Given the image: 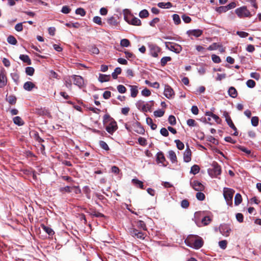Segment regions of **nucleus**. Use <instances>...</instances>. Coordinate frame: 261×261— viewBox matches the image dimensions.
I'll return each instance as SVG.
<instances>
[{
	"label": "nucleus",
	"mask_w": 261,
	"mask_h": 261,
	"mask_svg": "<svg viewBox=\"0 0 261 261\" xmlns=\"http://www.w3.org/2000/svg\"><path fill=\"white\" fill-rule=\"evenodd\" d=\"M186 244L191 248L198 249L202 247L203 241L202 238L198 236L190 235L185 240Z\"/></svg>",
	"instance_id": "1"
},
{
	"label": "nucleus",
	"mask_w": 261,
	"mask_h": 261,
	"mask_svg": "<svg viewBox=\"0 0 261 261\" xmlns=\"http://www.w3.org/2000/svg\"><path fill=\"white\" fill-rule=\"evenodd\" d=\"M103 123L106 125V130L110 134H113L118 128L116 122L108 114L104 115Z\"/></svg>",
	"instance_id": "2"
},
{
	"label": "nucleus",
	"mask_w": 261,
	"mask_h": 261,
	"mask_svg": "<svg viewBox=\"0 0 261 261\" xmlns=\"http://www.w3.org/2000/svg\"><path fill=\"white\" fill-rule=\"evenodd\" d=\"M153 105V101H150L149 102L144 103V102L141 100H138L136 103V107L142 112H147L151 111V108Z\"/></svg>",
	"instance_id": "3"
},
{
	"label": "nucleus",
	"mask_w": 261,
	"mask_h": 261,
	"mask_svg": "<svg viewBox=\"0 0 261 261\" xmlns=\"http://www.w3.org/2000/svg\"><path fill=\"white\" fill-rule=\"evenodd\" d=\"M223 192L224 197L227 203H231L234 191L230 188H224Z\"/></svg>",
	"instance_id": "4"
},
{
	"label": "nucleus",
	"mask_w": 261,
	"mask_h": 261,
	"mask_svg": "<svg viewBox=\"0 0 261 261\" xmlns=\"http://www.w3.org/2000/svg\"><path fill=\"white\" fill-rule=\"evenodd\" d=\"M72 80L73 81V84L77 86L79 88L82 89L86 87L83 78L80 75H72L71 76Z\"/></svg>",
	"instance_id": "5"
},
{
	"label": "nucleus",
	"mask_w": 261,
	"mask_h": 261,
	"mask_svg": "<svg viewBox=\"0 0 261 261\" xmlns=\"http://www.w3.org/2000/svg\"><path fill=\"white\" fill-rule=\"evenodd\" d=\"M148 46L150 55L153 57H157L158 54L161 51V48L156 44L152 43H148Z\"/></svg>",
	"instance_id": "6"
},
{
	"label": "nucleus",
	"mask_w": 261,
	"mask_h": 261,
	"mask_svg": "<svg viewBox=\"0 0 261 261\" xmlns=\"http://www.w3.org/2000/svg\"><path fill=\"white\" fill-rule=\"evenodd\" d=\"M236 13L240 18L248 17L250 15V13L245 7H240L236 9Z\"/></svg>",
	"instance_id": "7"
},
{
	"label": "nucleus",
	"mask_w": 261,
	"mask_h": 261,
	"mask_svg": "<svg viewBox=\"0 0 261 261\" xmlns=\"http://www.w3.org/2000/svg\"><path fill=\"white\" fill-rule=\"evenodd\" d=\"M129 233L133 237L140 239H144L146 235L144 233L141 231L138 230L135 228H130L129 229Z\"/></svg>",
	"instance_id": "8"
},
{
	"label": "nucleus",
	"mask_w": 261,
	"mask_h": 261,
	"mask_svg": "<svg viewBox=\"0 0 261 261\" xmlns=\"http://www.w3.org/2000/svg\"><path fill=\"white\" fill-rule=\"evenodd\" d=\"M126 20H125V21L129 24L138 26L141 25V20L137 17H135L133 15H129L128 17H126Z\"/></svg>",
	"instance_id": "9"
},
{
	"label": "nucleus",
	"mask_w": 261,
	"mask_h": 261,
	"mask_svg": "<svg viewBox=\"0 0 261 261\" xmlns=\"http://www.w3.org/2000/svg\"><path fill=\"white\" fill-rule=\"evenodd\" d=\"M219 230L223 236L228 237L229 235L231 229L228 225L223 224L220 225Z\"/></svg>",
	"instance_id": "10"
},
{
	"label": "nucleus",
	"mask_w": 261,
	"mask_h": 261,
	"mask_svg": "<svg viewBox=\"0 0 261 261\" xmlns=\"http://www.w3.org/2000/svg\"><path fill=\"white\" fill-rule=\"evenodd\" d=\"M166 45L169 50L176 53H179L181 51V47L177 44H173L168 42L166 43Z\"/></svg>",
	"instance_id": "11"
},
{
	"label": "nucleus",
	"mask_w": 261,
	"mask_h": 261,
	"mask_svg": "<svg viewBox=\"0 0 261 261\" xmlns=\"http://www.w3.org/2000/svg\"><path fill=\"white\" fill-rule=\"evenodd\" d=\"M191 185L197 191H202L204 189V186L198 180H194L193 182H191Z\"/></svg>",
	"instance_id": "12"
},
{
	"label": "nucleus",
	"mask_w": 261,
	"mask_h": 261,
	"mask_svg": "<svg viewBox=\"0 0 261 261\" xmlns=\"http://www.w3.org/2000/svg\"><path fill=\"white\" fill-rule=\"evenodd\" d=\"M164 94L167 98L170 99L172 97L174 93L172 88L170 86L166 85L165 86Z\"/></svg>",
	"instance_id": "13"
},
{
	"label": "nucleus",
	"mask_w": 261,
	"mask_h": 261,
	"mask_svg": "<svg viewBox=\"0 0 261 261\" xmlns=\"http://www.w3.org/2000/svg\"><path fill=\"white\" fill-rule=\"evenodd\" d=\"M156 161L158 163L162 164L164 166H167V162L162 152H158L156 154Z\"/></svg>",
	"instance_id": "14"
},
{
	"label": "nucleus",
	"mask_w": 261,
	"mask_h": 261,
	"mask_svg": "<svg viewBox=\"0 0 261 261\" xmlns=\"http://www.w3.org/2000/svg\"><path fill=\"white\" fill-rule=\"evenodd\" d=\"M203 33V31L200 29L190 30L187 32V34L189 36H193L196 37L200 36Z\"/></svg>",
	"instance_id": "15"
},
{
	"label": "nucleus",
	"mask_w": 261,
	"mask_h": 261,
	"mask_svg": "<svg viewBox=\"0 0 261 261\" xmlns=\"http://www.w3.org/2000/svg\"><path fill=\"white\" fill-rule=\"evenodd\" d=\"M224 115L225 117L226 121L227 124L229 125V126L230 127H231L234 130H237V127L234 125V124H233L232 121L231 120V119L230 117L229 116V115H228V113L225 112L224 113Z\"/></svg>",
	"instance_id": "16"
},
{
	"label": "nucleus",
	"mask_w": 261,
	"mask_h": 261,
	"mask_svg": "<svg viewBox=\"0 0 261 261\" xmlns=\"http://www.w3.org/2000/svg\"><path fill=\"white\" fill-rule=\"evenodd\" d=\"M134 130L138 134H143L145 132V130L141 124L138 122H136L133 124Z\"/></svg>",
	"instance_id": "17"
},
{
	"label": "nucleus",
	"mask_w": 261,
	"mask_h": 261,
	"mask_svg": "<svg viewBox=\"0 0 261 261\" xmlns=\"http://www.w3.org/2000/svg\"><path fill=\"white\" fill-rule=\"evenodd\" d=\"M184 160L187 163L191 160V151L188 146L184 153Z\"/></svg>",
	"instance_id": "18"
},
{
	"label": "nucleus",
	"mask_w": 261,
	"mask_h": 261,
	"mask_svg": "<svg viewBox=\"0 0 261 261\" xmlns=\"http://www.w3.org/2000/svg\"><path fill=\"white\" fill-rule=\"evenodd\" d=\"M7 79L5 73L1 71L0 73V88H3L7 85Z\"/></svg>",
	"instance_id": "19"
},
{
	"label": "nucleus",
	"mask_w": 261,
	"mask_h": 261,
	"mask_svg": "<svg viewBox=\"0 0 261 261\" xmlns=\"http://www.w3.org/2000/svg\"><path fill=\"white\" fill-rule=\"evenodd\" d=\"M129 87H130L131 97L133 98L136 97L139 92L138 86L136 85H129Z\"/></svg>",
	"instance_id": "20"
},
{
	"label": "nucleus",
	"mask_w": 261,
	"mask_h": 261,
	"mask_svg": "<svg viewBox=\"0 0 261 261\" xmlns=\"http://www.w3.org/2000/svg\"><path fill=\"white\" fill-rule=\"evenodd\" d=\"M107 22L112 27H116L118 24V22L117 21V20L116 19L115 17H114L113 16H112V17L108 18Z\"/></svg>",
	"instance_id": "21"
},
{
	"label": "nucleus",
	"mask_w": 261,
	"mask_h": 261,
	"mask_svg": "<svg viewBox=\"0 0 261 261\" xmlns=\"http://www.w3.org/2000/svg\"><path fill=\"white\" fill-rule=\"evenodd\" d=\"M35 87V85L31 82H27L23 85V88L28 91H31Z\"/></svg>",
	"instance_id": "22"
},
{
	"label": "nucleus",
	"mask_w": 261,
	"mask_h": 261,
	"mask_svg": "<svg viewBox=\"0 0 261 261\" xmlns=\"http://www.w3.org/2000/svg\"><path fill=\"white\" fill-rule=\"evenodd\" d=\"M111 76L110 75H106L103 74H99L98 77V81L100 83H103L108 82L110 80Z\"/></svg>",
	"instance_id": "23"
},
{
	"label": "nucleus",
	"mask_w": 261,
	"mask_h": 261,
	"mask_svg": "<svg viewBox=\"0 0 261 261\" xmlns=\"http://www.w3.org/2000/svg\"><path fill=\"white\" fill-rule=\"evenodd\" d=\"M168 158L170 159L172 163L177 162V157L175 152L173 150L168 151Z\"/></svg>",
	"instance_id": "24"
},
{
	"label": "nucleus",
	"mask_w": 261,
	"mask_h": 261,
	"mask_svg": "<svg viewBox=\"0 0 261 261\" xmlns=\"http://www.w3.org/2000/svg\"><path fill=\"white\" fill-rule=\"evenodd\" d=\"M14 123L18 126H22L24 122L19 116H15L13 118Z\"/></svg>",
	"instance_id": "25"
},
{
	"label": "nucleus",
	"mask_w": 261,
	"mask_h": 261,
	"mask_svg": "<svg viewBox=\"0 0 261 261\" xmlns=\"http://www.w3.org/2000/svg\"><path fill=\"white\" fill-rule=\"evenodd\" d=\"M228 95L232 98H236L238 95V92L236 88L233 87H230L228 91Z\"/></svg>",
	"instance_id": "26"
},
{
	"label": "nucleus",
	"mask_w": 261,
	"mask_h": 261,
	"mask_svg": "<svg viewBox=\"0 0 261 261\" xmlns=\"http://www.w3.org/2000/svg\"><path fill=\"white\" fill-rule=\"evenodd\" d=\"M158 6L161 8H170L172 7V4L170 2H167V3H164V2H160L158 4Z\"/></svg>",
	"instance_id": "27"
},
{
	"label": "nucleus",
	"mask_w": 261,
	"mask_h": 261,
	"mask_svg": "<svg viewBox=\"0 0 261 261\" xmlns=\"http://www.w3.org/2000/svg\"><path fill=\"white\" fill-rule=\"evenodd\" d=\"M19 58L23 62L26 63L28 65H31L32 64L31 60L28 55H21L19 57Z\"/></svg>",
	"instance_id": "28"
},
{
	"label": "nucleus",
	"mask_w": 261,
	"mask_h": 261,
	"mask_svg": "<svg viewBox=\"0 0 261 261\" xmlns=\"http://www.w3.org/2000/svg\"><path fill=\"white\" fill-rule=\"evenodd\" d=\"M41 227L43 230L49 236H53L55 233L54 230L48 226H46L43 224L41 225Z\"/></svg>",
	"instance_id": "29"
},
{
	"label": "nucleus",
	"mask_w": 261,
	"mask_h": 261,
	"mask_svg": "<svg viewBox=\"0 0 261 261\" xmlns=\"http://www.w3.org/2000/svg\"><path fill=\"white\" fill-rule=\"evenodd\" d=\"M137 227L143 230H147V227L145 223L142 220H138L136 222Z\"/></svg>",
	"instance_id": "30"
},
{
	"label": "nucleus",
	"mask_w": 261,
	"mask_h": 261,
	"mask_svg": "<svg viewBox=\"0 0 261 261\" xmlns=\"http://www.w3.org/2000/svg\"><path fill=\"white\" fill-rule=\"evenodd\" d=\"M146 121L147 124L149 125L152 130H155L156 127V124L153 123L152 119L150 117L146 118Z\"/></svg>",
	"instance_id": "31"
},
{
	"label": "nucleus",
	"mask_w": 261,
	"mask_h": 261,
	"mask_svg": "<svg viewBox=\"0 0 261 261\" xmlns=\"http://www.w3.org/2000/svg\"><path fill=\"white\" fill-rule=\"evenodd\" d=\"M72 80L71 76H68L65 79V85L70 90L71 89Z\"/></svg>",
	"instance_id": "32"
},
{
	"label": "nucleus",
	"mask_w": 261,
	"mask_h": 261,
	"mask_svg": "<svg viewBox=\"0 0 261 261\" xmlns=\"http://www.w3.org/2000/svg\"><path fill=\"white\" fill-rule=\"evenodd\" d=\"M6 100L11 105H15L16 102V97L13 95H10L7 96Z\"/></svg>",
	"instance_id": "33"
},
{
	"label": "nucleus",
	"mask_w": 261,
	"mask_h": 261,
	"mask_svg": "<svg viewBox=\"0 0 261 261\" xmlns=\"http://www.w3.org/2000/svg\"><path fill=\"white\" fill-rule=\"evenodd\" d=\"M132 182L137 187H139L140 188L142 189H144V185L143 183L137 179H132Z\"/></svg>",
	"instance_id": "34"
},
{
	"label": "nucleus",
	"mask_w": 261,
	"mask_h": 261,
	"mask_svg": "<svg viewBox=\"0 0 261 261\" xmlns=\"http://www.w3.org/2000/svg\"><path fill=\"white\" fill-rule=\"evenodd\" d=\"M242 201V196L240 193H237L234 197V204L236 205H239Z\"/></svg>",
	"instance_id": "35"
},
{
	"label": "nucleus",
	"mask_w": 261,
	"mask_h": 261,
	"mask_svg": "<svg viewBox=\"0 0 261 261\" xmlns=\"http://www.w3.org/2000/svg\"><path fill=\"white\" fill-rule=\"evenodd\" d=\"M145 83L146 85H147L151 87L156 88V89H159L160 88V84L158 82H155L154 83H151L150 81H149L148 80H146L145 81Z\"/></svg>",
	"instance_id": "36"
},
{
	"label": "nucleus",
	"mask_w": 261,
	"mask_h": 261,
	"mask_svg": "<svg viewBox=\"0 0 261 261\" xmlns=\"http://www.w3.org/2000/svg\"><path fill=\"white\" fill-rule=\"evenodd\" d=\"M121 69L120 67H117L114 70V71L112 73V76L114 79H116L118 74L121 72Z\"/></svg>",
	"instance_id": "37"
},
{
	"label": "nucleus",
	"mask_w": 261,
	"mask_h": 261,
	"mask_svg": "<svg viewBox=\"0 0 261 261\" xmlns=\"http://www.w3.org/2000/svg\"><path fill=\"white\" fill-rule=\"evenodd\" d=\"M59 191L62 193H64L66 192L69 193L72 192V187L69 186L62 187L59 189Z\"/></svg>",
	"instance_id": "38"
},
{
	"label": "nucleus",
	"mask_w": 261,
	"mask_h": 261,
	"mask_svg": "<svg viewBox=\"0 0 261 261\" xmlns=\"http://www.w3.org/2000/svg\"><path fill=\"white\" fill-rule=\"evenodd\" d=\"M7 41L9 43L12 45H16L17 43V41L16 38L12 35L8 36L7 38Z\"/></svg>",
	"instance_id": "39"
},
{
	"label": "nucleus",
	"mask_w": 261,
	"mask_h": 261,
	"mask_svg": "<svg viewBox=\"0 0 261 261\" xmlns=\"http://www.w3.org/2000/svg\"><path fill=\"white\" fill-rule=\"evenodd\" d=\"M199 167L197 165H194L191 167L190 173L195 175L199 172Z\"/></svg>",
	"instance_id": "40"
},
{
	"label": "nucleus",
	"mask_w": 261,
	"mask_h": 261,
	"mask_svg": "<svg viewBox=\"0 0 261 261\" xmlns=\"http://www.w3.org/2000/svg\"><path fill=\"white\" fill-rule=\"evenodd\" d=\"M139 15L141 18H147L149 16V12L147 10L144 9L139 12Z\"/></svg>",
	"instance_id": "41"
},
{
	"label": "nucleus",
	"mask_w": 261,
	"mask_h": 261,
	"mask_svg": "<svg viewBox=\"0 0 261 261\" xmlns=\"http://www.w3.org/2000/svg\"><path fill=\"white\" fill-rule=\"evenodd\" d=\"M172 18L174 23L178 25L181 23V20L178 14H174L172 15Z\"/></svg>",
	"instance_id": "42"
},
{
	"label": "nucleus",
	"mask_w": 261,
	"mask_h": 261,
	"mask_svg": "<svg viewBox=\"0 0 261 261\" xmlns=\"http://www.w3.org/2000/svg\"><path fill=\"white\" fill-rule=\"evenodd\" d=\"M65 25L68 28H79L80 27V24L79 22H69L65 23Z\"/></svg>",
	"instance_id": "43"
},
{
	"label": "nucleus",
	"mask_w": 261,
	"mask_h": 261,
	"mask_svg": "<svg viewBox=\"0 0 261 261\" xmlns=\"http://www.w3.org/2000/svg\"><path fill=\"white\" fill-rule=\"evenodd\" d=\"M171 60V58L170 57H164L162 58L161 60V64L162 66H164L166 65L167 63Z\"/></svg>",
	"instance_id": "44"
},
{
	"label": "nucleus",
	"mask_w": 261,
	"mask_h": 261,
	"mask_svg": "<svg viewBox=\"0 0 261 261\" xmlns=\"http://www.w3.org/2000/svg\"><path fill=\"white\" fill-rule=\"evenodd\" d=\"M35 72V69L32 67H27L25 68V73L27 75L32 76Z\"/></svg>",
	"instance_id": "45"
},
{
	"label": "nucleus",
	"mask_w": 261,
	"mask_h": 261,
	"mask_svg": "<svg viewBox=\"0 0 261 261\" xmlns=\"http://www.w3.org/2000/svg\"><path fill=\"white\" fill-rule=\"evenodd\" d=\"M215 10L219 13L226 12L228 11L227 8L226 6L216 7L215 9Z\"/></svg>",
	"instance_id": "46"
},
{
	"label": "nucleus",
	"mask_w": 261,
	"mask_h": 261,
	"mask_svg": "<svg viewBox=\"0 0 261 261\" xmlns=\"http://www.w3.org/2000/svg\"><path fill=\"white\" fill-rule=\"evenodd\" d=\"M130 44L129 41L127 39H123L120 41V45L122 47H128Z\"/></svg>",
	"instance_id": "47"
},
{
	"label": "nucleus",
	"mask_w": 261,
	"mask_h": 261,
	"mask_svg": "<svg viewBox=\"0 0 261 261\" xmlns=\"http://www.w3.org/2000/svg\"><path fill=\"white\" fill-rule=\"evenodd\" d=\"M100 147L106 151L109 150L110 148L106 142L103 141H100L99 142Z\"/></svg>",
	"instance_id": "48"
},
{
	"label": "nucleus",
	"mask_w": 261,
	"mask_h": 261,
	"mask_svg": "<svg viewBox=\"0 0 261 261\" xmlns=\"http://www.w3.org/2000/svg\"><path fill=\"white\" fill-rule=\"evenodd\" d=\"M219 43H213L211 45H210L207 49L208 50H214L218 49L219 48Z\"/></svg>",
	"instance_id": "49"
},
{
	"label": "nucleus",
	"mask_w": 261,
	"mask_h": 261,
	"mask_svg": "<svg viewBox=\"0 0 261 261\" xmlns=\"http://www.w3.org/2000/svg\"><path fill=\"white\" fill-rule=\"evenodd\" d=\"M75 13L77 15H81V16H84L86 15V11L83 8H79L76 9Z\"/></svg>",
	"instance_id": "50"
},
{
	"label": "nucleus",
	"mask_w": 261,
	"mask_h": 261,
	"mask_svg": "<svg viewBox=\"0 0 261 261\" xmlns=\"http://www.w3.org/2000/svg\"><path fill=\"white\" fill-rule=\"evenodd\" d=\"M174 142L176 143V147L178 149L182 150L184 148L185 146L184 143L182 142H181L179 140H175Z\"/></svg>",
	"instance_id": "51"
},
{
	"label": "nucleus",
	"mask_w": 261,
	"mask_h": 261,
	"mask_svg": "<svg viewBox=\"0 0 261 261\" xmlns=\"http://www.w3.org/2000/svg\"><path fill=\"white\" fill-rule=\"evenodd\" d=\"M153 113L156 117H161L164 115L165 112L162 110L159 109L155 111Z\"/></svg>",
	"instance_id": "52"
},
{
	"label": "nucleus",
	"mask_w": 261,
	"mask_h": 261,
	"mask_svg": "<svg viewBox=\"0 0 261 261\" xmlns=\"http://www.w3.org/2000/svg\"><path fill=\"white\" fill-rule=\"evenodd\" d=\"M196 197L198 200L200 201L204 200L205 197V195L201 192V191H198V192L196 193Z\"/></svg>",
	"instance_id": "53"
},
{
	"label": "nucleus",
	"mask_w": 261,
	"mask_h": 261,
	"mask_svg": "<svg viewBox=\"0 0 261 261\" xmlns=\"http://www.w3.org/2000/svg\"><path fill=\"white\" fill-rule=\"evenodd\" d=\"M93 21L95 23H96L99 25H101L102 24L101 18L99 16H94L93 18Z\"/></svg>",
	"instance_id": "54"
},
{
	"label": "nucleus",
	"mask_w": 261,
	"mask_h": 261,
	"mask_svg": "<svg viewBox=\"0 0 261 261\" xmlns=\"http://www.w3.org/2000/svg\"><path fill=\"white\" fill-rule=\"evenodd\" d=\"M168 122L172 125H175L176 123L175 117L173 115H170L168 118Z\"/></svg>",
	"instance_id": "55"
},
{
	"label": "nucleus",
	"mask_w": 261,
	"mask_h": 261,
	"mask_svg": "<svg viewBox=\"0 0 261 261\" xmlns=\"http://www.w3.org/2000/svg\"><path fill=\"white\" fill-rule=\"evenodd\" d=\"M256 83L252 80H249L246 82V85L250 88H253L255 86Z\"/></svg>",
	"instance_id": "56"
},
{
	"label": "nucleus",
	"mask_w": 261,
	"mask_h": 261,
	"mask_svg": "<svg viewBox=\"0 0 261 261\" xmlns=\"http://www.w3.org/2000/svg\"><path fill=\"white\" fill-rule=\"evenodd\" d=\"M212 60L215 63H219L221 62L220 58L214 54L212 55Z\"/></svg>",
	"instance_id": "57"
},
{
	"label": "nucleus",
	"mask_w": 261,
	"mask_h": 261,
	"mask_svg": "<svg viewBox=\"0 0 261 261\" xmlns=\"http://www.w3.org/2000/svg\"><path fill=\"white\" fill-rule=\"evenodd\" d=\"M214 174L216 176L221 174V167L218 165L215 166L214 168Z\"/></svg>",
	"instance_id": "58"
},
{
	"label": "nucleus",
	"mask_w": 261,
	"mask_h": 261,
	"mask_svg": "<svg viewBox=\"0 0 261 261\" xmlns=\"http://www.w3.org/2000/svg\"><path fill=\"white\" fill-rule=\"evenodd\" d=\"M258 118L256 116L252 117L251 118V124L254 126H256L258 124Z\"/></svg>",
	"instance_id": "59"
},
{
	"label": "nucleus",
	"mask_w": 261,
	"mask_h": 261,
	"mask_svg": "<svg viewBox=\"0 0 261 261\" xmlns=\"http://www.w3.org/2000/svg\"><path fill=\"white\" fill-rule=\"evenodd\" d=\"M141 94L144 96L147 97L151 95V92L146 88L141 91Z\"/></svg>",
	"instance_id": "60"
},
{
	"label": "nucleus",
	"mask_w": 261,
	"mask_h": 261,
	"mask_svg": "<svg viewBox=\"0 0 261 261\" xmlns=\"http://www.w3.org/2000/svg\"><path fill=\"white\" fill-rule=\"evenodd\" d=\"M117 90L120 93H124L126 92V88L122 85H119L117 87Z\"/></svg>",
	"instance_id": "61"
},
{
	"label": "nucleus",
	"mask_w": 261,
	"mask_h": 261,
	"mask_svg": "<svg viewBox=\"0 0 261 261\" xmlns=\"http://www.w3.org/2000/svg\"><path fill=\"white\" fill-rule=\"evenodd\" d=\"M211 221V219L208 217H204L201 220V222L204 225H206L208 224Z\"/></svg>",
	"instance_id": "62"
},
{
	"label": "nucleus",
	"mask_w": 261,
	"mask_h": 261,
	"mask_svg": "<svg viewBox=\"0 0 261 261\" xmlns=\"http://www.w3.org/2000/svg\"><path fill=\"white\" fill-rule=\"evenodd\" d=\"M227 242L226 240H222L219 242V247L223 249H225L226 248Z\"/></svg>",
	"instance_id": "63"
},
{
	"label": "nucleus",
	"mask_w": 261,
	"mask_h": 261,
	"mask_svg": "<svg viewBox=\"0 0 261 261\" xmlns=\"http://www.w3.org/2000/svg\"><path fill=\"white\" fill-rule=\"evenodd\" d=\"M71 11V9L67 6H64L61 10V12L64 14H68Z\"/></svg>",
	"instance_id": "64"
}]
</instances>
